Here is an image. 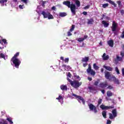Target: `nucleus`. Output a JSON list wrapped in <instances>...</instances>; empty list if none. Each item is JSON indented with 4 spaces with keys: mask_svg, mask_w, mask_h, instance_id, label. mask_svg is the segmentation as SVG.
<instances>
[{
    "mask_svg": "<svg viewBox=\"0 0 124 124\" xmlns=\"http://www.w3.org/2000/svg\"><path fill=\"white\" fill-rule=\"evenodd\" d=\"M108 44L109 47H113L114 46V41L113 40H109L108 41Z\"/></svg>",
    "mask_w": 124,
    "mask_h": 124,
    "instance_id": "nucleus-12",
    "label": "nucleus"
},
{
    "mask_svg": "<svg viewBox=\"0 0 124 124\" xmlns=\"http://www.w3.org/2000/svg\"><path fill=\"white\" fill-rule=\"evenodd\" d=\"M75 4L77 5V7H80V6H81V3L78 0H76Z\"/></svg>",
    "mask_w": 124,
    "mask_h": 124,
    "instance_id": "nucleus-23",
    "label": "nucleus"
},
{
    "mask_svg": "<svg viewBox=\"0 0 124 124\" xmlns=\"http://www.w3.org/2000/svg\"><path fill=\"white\" fill-rule=\"evenodd\" d=\"M42 5L43 6V7H45V1H44L42 2Z\"/></svg>",
    "mask_w": 124,
    "mask_h": 124,
    "instance_id": "nucleus-51",
    "label": "nucleus"
},
{
    "mask_svg": "<svg viewBox=\"0 0 124 124\" xmlns=\"http://www.w3.org/2000/svg\"><path fill=\"white\" fill-rule=\"evenodd\" d=\"M67 14H66V13H59V16L60 17H65Z\"/></svg>",
    "mask_w": 124,
    "mask_h": 124,
    "instance_id": "nucleus-24",
    "label": "nucleus"
},
{
    "mask_svg": "<svg viewBox=\"0 0 124 124\" xmlns=\"http://www.w3.org/2000/svg\"><path fill=\"white\" fill-rule=\"evenodd\" d=\"M41 15L44 16V18H48L49 20L54 19V16L49 12H45V11L42 12Z\"/></svg>",
    "mask_w": 124,
    "mask_h": 124,
    "instance_id": "nucleus-3",
    "label": "nucleus"
},
{
    "mask_svg": "<svg viewBox=\"0 0 124 124\" xmlns=\"http://www.w3.org/2000/svg\"><path fill=\"white\" fill-rule=\"evenodd\" d=\"M109 118L110 119V120H114V118L115 117L112 113H109Z\"/></svg>",
    "mask_w": 124,
    "mask_h": 124,
    "instance_id": "nucleus-29",
    "label": "nucleus"
},
{
    "mask_svg": "<svg viewBox=\"0 0 124 124\" xmlns=\"http://www.w3.org/2000/svg\"><path fill=\"white\" fill-rule=\"evenodd\" d=\"M19 8L20 9H23V5H19Z\"/></svg>",
    "mask_w": 124,
    "mask_h": 124,
    "instance_id": "nucleus-57",
    "label": "nucleus"
},
{
    "mask_svg": "<svg viewBox=\"0 0 124 124\" xmlns=\"http://www.w3.org/2000/svg\"><path fill=\"white\" fill-rule=\"evenodd\" d=\"M116 59L117 60L119 61V62H121V61H123V58H122L119 56H117Z\"/></svg>",
    "mask_w": 124,
    "mask_h": 124,
    "instance_id": "nucleus-32",
    "label": "nucleus"
},
{
    "mask_svg": "<svg viewBox=\"0 0 124 124\" xmlns=\"http://www.w3.org/2000/svg\"><path fill=\"white\" fill-rule=\"evenodd\" d=\"M112 78L115 84H116L117 85H120V80H119V79L116 78V77L114 76L112 77Z\"/></svg>",
    "mask_w": 124,
    "mask_h": 124,
    "instance_id": "nucleus-10",
    "label": "nucleus"
},
{
    "mask_svg": "<svg viewBox=\"0 0 124 124\" xmlns=\"http://www.w3.org/2000/svg\"><path fill=\"white\" fill-rule=\"evenodd\" d=\"M21 1L25 3V4H28V0H21Z\"/></svg>",
    "mask_w": 124,
    "mask_h": 124,
    "instance_id": "nucleus-45",
    "label": "nucleus"
},
{
    "mask_svg": "<svg viewBox=\"0 0 124 124\" xmlns=\"http://www.w3.org/2000/svg\"><path fill=\"white\" fill-rule=\"evenodd\" d=\"M102 115L105 119H106V116H107V112L106 111H103L102 112Z\"/></svg>",
    "mask_w": 124,
    "mask_h": 124,
    "instance_id": "nucleus-25",
    "label": "nucleus"
},
{
    "mask_svg": "<svg viewBox=\"0 0 124 124\" xmlns=\"http://www.w3.org/2000/svg\"><path fill=\"white\" fill-rule=\"evenodd\" d=\"M90 60V58L89 57H85L83 58L81 60L82 62H88Z\"/></svg>",
    "mask_w": 124,
    "mask_h": 124,
    "instance_id": "nucleus-13",
    "label": "nucleus"
},
{
    "mask_svg": "<svg viewBox=\"0 0 124 124\" xmlns=\"http://www.w3.org/2000/svg\"><path fill=\"white\" fill-rule=\"evenodd\" d=\"M60 88L62 91H67V86L66 85H61Z\"/></svg>",
    "mask_w": 124,
    "mask_h": 124,
    "instance_id": "nucleus-21",
    "label": "nucleus"
},
{
    "mask_svg": "<svg viewBox=\"0 0 124 124\" xmlns=\"http://www.w3.org/2000/svg\"><path fill=\"white\" fill-rule=\"evenodd\" d=\"M51 9H52V10H56V7L55 6H53Z\"/></svg>",
    "mask_w": 124,
    "mask_h": 124,
    "instance_id": "nucleus-60",
    "label": "nucleus"
},
{
    "mask_svg": "<svg viewBox=\"0 0 124 124\" xmlns=\"http://www.w3.org/2000/svg\"><path fill=\"white\" fill-rule=\"evenodd\" d=\"M60 60H61L62 61H64V62H65V63H68V62H69V58H65V59H64L63 57H61L60 58Z\"/></svg>",
    "mask_w": 124,
    "mask_h": 124,
    "instance_id": "nucleus-15",
    "label": "nucleus"
},
{
    "mask_svg": "<svg viewBox=\"0 0 124 124\" xmlns=\"http://www.w3.org/2000/svg\"><path fill=\"white\" fill-rule=\"evenodd\" d=\"M102 58L104 61H107L109 59V56L106 55V53H104L102 56Z\"/></svg>",
    "mask_w": 124,
    "mask_h": 124,
    "instance_id": "nucleus-14",
    "label": "nucleus"
},
{
    "mask_svg": "<svg viewBox=\"0 0 124 124\" xmlns=\"http://www.w3.org/2000/svg\"><path fill=\"white\" fill-rule=\"evenodd\" d=\"M75 77H76L77 79H79L80 77L79 76H76Z\"/></svg>",
    "mask_w": 124,
    "mask_h": 124,
    "instance_id": "nucleus-62",
    "label": "nucleus"
},
{
    "mask_svg": "<svg viewBox=\"0 0 124 124\" xmlns=\"http://www.w3.org/2000/svg\"><path fill=\"white\" fill-rule=\"evenodd\" d=\"M11 61L14 64L16 68H19V66L21 64V61L19 59H11Z\"/></svg>",
    "mask_w": 124,
    "mask_h": 124,
    "instance_id": "nucleus-4",
    "label": "nucleus"
},
{
    "mask_svg": "<svg viewBox=\"0 0 124 124\" xmlns=\"http://www.w3.org/2000/svg\"><path fill=\"white\" fill-rule=\"evenodd\" d=\"M67 80H68V82H69L70 85H71V82H70V81H72L70 79H69V78H67Z\"/></svg>",
    "mask_w": 124,
    "mask_h": 124,
    "instance_id": "nucleus-56",
    "label": "nucleus"
},
{
    "mask_svg": "<svg viewBox=\"0 0 124 124\" xmlns=\"http://www.w3.org/2000/svg\"><path fill=\"white\" fill-rule=\"evenodd\" d=\"M107 96H108V97H110V96H112L113 95V93L111 92V91H108L107 92Z\"/></svg>",
    "mask_w": 124,
    "mask_h": 124,
    "instance_id": "nucleus-27",
    "label": "nucleus"
},
{
    "mask_svg": "<svg viewBox=\"0 0 124 124\" xmlns=\"http://www.w3.org/2000/svg\"><path fill=\"white\" fill-rule=\"evenodd\" d=\"M104 68H105L107 70H108V71H113V68L110 67V66H107L106 65L103 66Z\"/></svg>",
    "mask_w": 124,
    "mask_h": 124,
    "instance_id": "nucleus-20",
    "label": "nucleus"
},
{
    "mask_svg": "<svg viewBox=\"0 0 124 124\" xmlns=\"http://www.w3.org/2000/svg\"><path fill=\"white\" fill-rule=\"evenodd\" d=\"M107 89H108V90H113L114 89V87L112 86L111 85H109Z\"/></svg>",
    "mask_w": 124,
    "mask_h": 124,
    "instance_id": "nucleus-42",
    "label": "nucleus"
},
{
    "mask_svg": "<svg viewBox=\"0 0 124 124\" xmlns=\"http://www.w3.org/2000/svg\"><path fill=\"white\" fill-rule=\"evenodd\" d=\"M94 22V20L93 18H90V19H88L87 24L88 25H93Z\"/></svg>",
    "mask_w": 124,
    "mask_h": 124,
    "instance_id": "nucleus-18",
    "label": "nucleus"
},
{
    "mask_svg": "<svg viewBox=\"0 0 124 124\" xmlns=\"http://www.w3.org/2000/svg\"><path fill=\"white\" fill-rule=\"evenodd\" d=\"M7 121H8L11 124H13V122H12V120L9 118H7Z\"/></svg>",
    "mask_w": 124,
    "mask_h": 124,
    "instance_id": "nucleus-37",
    "label": "nucleus"
},
{
    "mask_svg": "<svg viewBox=\"0 0 124 124\" xmlns=\"http://www.w3.org/2000/svg\"><path fill=\"white\" fill-rule=\"evenodd\" d=\"M87 79L89 80V81H92L93 80V78L91 77H88Z\"/></svg>",
    "mask_w": 124,
    "mask_h": 124,
    "instance_id": "nucleus-53",
    "label": "nucleus"
},
{
    "mask_svg": "<svg viewBox=\"0 0 124 124\" xmlns=\"http://www.w3.org/2000/svg\"><path fill=\"white\" fill-rule=\"evenodd\" d=\"M108 2H109L112 5H113L114 7H117V4L115 3V2L111 0H106Z\"/></svg>",
    "mask_w": 124,
    "mask_h": 124,
    "instance_id": "nucleus-16",
    "label": "nucleus"
},
{
    "mask_svg": "<svg viewBox=\"0 0 124 124\" xmlns=\"http://www.w3.org/2000/svg\"><path fill=\"white\" fill-rule=\"evenodd\" d=\"M102 24L103 25H104V27L105 28H108V27L109 26V23H107L106 22V21L105 20H103L102 21Z\"/></svg>",
    "mask_w": 124,
    "mask_h": 124,
    "instance_id": "nucleus-17",
    "label": "nucleus"
},
{
    "mask_svg": "<svg viewBox=\"0 0 124 124\" xmlns=\"http://www.w3.org/2000/svg\"><path fill=\"white\" fill-rule=\"evenodd\" d=\"M93 67L94 69H95V70H98V69H99V67H98V66L96 65V63H94L93 64Z\"/></svg>",
    "mask_w": 124,
    "mask_h": 124,
    "instance_id": "nucleus-26",
    "label": "nucleus"
},
{
    "mask_svg": "<svg viewBox=\"0 0 124 124\" xmlns=\"http://www.w3.org/2000/svg\"><path fill=\"white\" fill-rule=\"evenodd\" d=\"M117 28H118V23L116 22V21H112V24L111 27V31L114 32L117 31Z\"/></svg>",
    "mask_w": 124,
    "mask_h": 124,
    "instance_id": "nucleus-8",
    "label": "nucleus"
},
{
    "mask_svg": "<svg viewBox=\"0 0 124 124\" xmlns=\"http://www.w3.org/2000/svg\"><path fill=\"white\" fill-rule=\"evenodd\" d=\"M87 65H88V63H84L83 64V67H86V66H87Z\"/></svg>",
    "mask_w": 124,
    "mask_h": 124,
    "instance_id": "nucleus-50",
    "label": "nucleus"
},
{
    "mask_svg": "<svg viewBox=\"0 0 124 124\" xmlns=\"http://www.w3.org/2000/svg\"><path fill=\"white\" fill-rule=\"evenodd\" d=\"M112 113L113 115V117L116 118V117H117V109H113L112 110Z\"/></svg>",
    "mask_w": 124,
    "mask_h": 124,
    "instance_id": "nucleus-22",
    "label": "nucleus"
},
{
    "mask_svg": "<svg viewBox=\"0 0 124 124\" xmlns=\"http://www.w3.org/2000/svg\"><path fill=\"white\" fill-rule=\"evenodd\" d=\"M0 124H7V123L6 122H3L2 123V122H0Z\"/></svg>",
    "mask_w": 124,
    "mask_h": 124,
    "instance_id": "nucleus-64",
    "label": "nucleus"
},
{
    "mask_svg": "<svg viewBox=\"0 0 124 124\" xmlns=\"http://www.w3.org/2000/svg\"><path fill=\"white\" fill-rule=\"evenodd\" d=\"M20 53L19 52H16V54H15V55L14 56V57H12V59H18L17 58V57H18Z\"/></svg>",
    "mask_w": 124,
    "mask_h": 124,
    "instance_id": "nucleus-28",
    "label": "nucleus"
},
{
    "mask_svg": "<svg viewBox=\"0 0 124 124\" xmlns=\"http://www.w3.org/2000/svg\"><path fill=\"white\" fill-rule=\"evenodd\" d=\"M120 13L121 14V15H124V10H122L120 11Z\"/></svg>",
    "mask_w": 124,
    "mask_h": 124,
    "instance_id": "nucleus-49",
    "label": "nucleus"
},
{
    "mask_svg": "<svg viewBox=\"0 0 124 124\" xmlns=\"http://www.w3.org/2000/svg\"><path fill=\"white\" fill-rule=\"evenodd\" d=\"M108 6H109V4H108V3H105V4H103L102 5V7L103 8H106V7H108Z\"/></svg>",
    "mask_w": 124,
    "mask_h": 124,
    "instance_id": "nucleus-31",
    "label": "nucleus"
},
{
    "mask_svg": "<svg viewBox=\"0 0 124 124\" xmlns=\"http://www.w3.org/2000/svg\"><path fill=\"white\" fill-rule=\"evenodd\" d=\"M100 108L102 110H108V109H113L114 108V106H106L105 105L102 104L100 106Z\"/></svg>",
    "mask_w": 124,
    "mask_h": 124,
    "instance_id": "nucleus-6",
    "label": "nucleus"
},
{
    "mask_svg": "<svg viewBox=\"0 0 124 124\" xmlns=\"http://www.w3.org/2000/svg\"><path fill=\"white\" fill-rule=\"evenodd\" d=\"M88 89H89L90 91H94V88L92 87H89Z\"/></svg>",
    "mask_w": 124,
    "mask_h": 124,
    "instance_id": "nucleus-46",
    "label": "nucleus"
},
{
    "mask_svg": "<svg viewBox=\"0 0 124 124\" xmlns=\"http://www.w3.org/2000/svg\"><path fill=\"white\" fill-rule=\"evenodd\" d=\"M111 123L112 122L110 120H107V124H111Z\"/></svg>",
    "mask_w": 124,
    "mask_h": 124,
    "instance_id": "nucleus-47",
    "label": "nucleus"
},
{
    "mask_svg": "<svg viewBox=\"0 0 124 124\" xmlns=\"http://www.w3.org/2000/svg\"><path fill=\"white\" fill-rule=\"evenodd\" d=\"M70 82L71 85L72 86L73 88H75V89H78V88L82 85V82H79L78 80L70 81Z\"/></svg>",
    "mask_w": 124,
    "mask_h": 124,
    "instance_id": "nucleus-2",
    "label": "nucleus"
},
{
    "mask_svg": "<svg viewBox=\"0 0 124 124\" xmlns=\"http://www.w3.org/2000/svg\"><path fill=\"white\" fill-rule=\"evenodd\" d=\"M88 74H91L92 76H94L95 75V71L93 69H92V66L91 64L88 65V68L86 70Z\"/></svg>",
    "mask_w": 124,
    "mask_h": 124,
    "instance_id": "nucleus-5",
    "label": "nucleus"
},
{
    "mask_svg": "<svg viewBox=\"0 0 124 124\" xmlns=\"http://www.w3.org/2000/svg\"><path fill=\"white\" fill-rule=\"evenodd\" d=\"M88 106L89 107V109L91 111H93L94 113H97V109H96V107L94 106L93 104H90V105H88Z\"/></svg>",
    "mask_w": 124,
    "mask_h": 124,
    "instance_id": "nucleus-9",
    "label": "nucleus"
},
{
    "mask_svg": "<svg viewBox=\"0 0 124 124\" xmlns=\"http://www.w3.org/2000/svg\"><path fill=\"white\" fill-rule=\"evenodd\" d=\"M101 102H102V99L99 98L98 101V105H100V104H101Z\"/></svg>",
    "mask_w": 124,
    "mask_h": 124,
    "instance_id": "nucleus-39",
    "label": "nucleus"
},
{
    "mask_svg": "<svg viewBox=\"0 0 124 124\" xmlns=\"http://www.w3.org/2000/svg\"><path fill=\"white\" fill-rule=\"evenodd\" d=\"M78 42H82V41H84V39H83V38H79L78 39Z\"/></svg>",
    "mask_w": 124,
    "mask_h": 124,
    "instance_id": "nucleus-41",
    "label": "nucleus"
},
{
    "mask_svg": "<svg viewBox=\"0 0 124 124\" xmlns=\"http://www.w3.org/2000/svg\"><path fill=\"white\" fill-rule=\"evenodd\" d=\"M2 42H3L4 44H7V42L6 41V39H2Z\"/></svg>",
    "mask_w": 124,
    "mask_h": 124,
    "instance_id": "nucleus-44",
    "label": "nucleus"
},
{
    "mask_svg": "<svg viewBox=\"0 0 124 124\" xmlns=\"http://www.w3.org/2000/svg\"><path fill=\"white\" fill-rule=\"evenodd\" d=\"M98 83H99V82L98 81H95L94 83V86H97V85H98Z\"/></svg>",
    "mask_w": 124,
    "mask_h": 124,
    "instance_id": "nucleus-48",
    "label": "nucleus"
},
{
    "mask_svg": "<svg viewBox=\"0 0 124 124\" xmlns=\"http://www.w3.org/2000/svg\"><path fill=\"white\" fill-rule=\"evenodd\" d=\"M117 3L118 4V7L121 8L122 7V2L120 0L117 1Z\"/></svg>",
    "mask_w": 124,
    "mask_h": 124,
    "instance_id": "nucleus-30",
    "label": "nucleus"
},
{
    "mask_svg": "<svg viewBox=\"0 0 124 124\" xmlns=\"http://www.w3.org/2000/svg\"><path fill=\"white\" fill-rule=\"evenodd\" d=\"M108 86L107 83L106 82H101L100 83L99 87V88H101L102 89H104V88H106Z\"/></svg>",
    "mask_w": 124,
    "mask_h": 124,
    "instance_id": "nucleus-11",
    "label": "nucleus"
},
{
    "mask_svg": "<svg viewBox=\"0 0 124 124\" xmlns=\"http://www.w3.org/2000/svg\"><path fill=\"white\" fill-rule=\"evenodd\" d=\"M0 57L2 59H4V60H5V55H4V54H3V53H1L0 55Z\"/></svg>",
    "mask_w": 124,
    "mask_h": 124,
    "instance_id": "nucleus-34",
    "label": "nucleus"
},
{
    "mask_svg": "<svg viewBox=\"0 0 124 124\" xmlns=\"http://www.w3.org/2000/svg\"><path fill=\"white\" fill-rule=\"evenodd\" d=\"M106 18L107 19V20H110V17L108 16H106Z\"/></svg>",
    "mask_w": 124,
    "mask_h": 124,
    "instance_id": "nucleus-63",
    "label": "nucleus"
},
{
    "mask_svg": "<svg viewBox=\"0 0 124 124\" xmlns=\"http://www.w3.org/2000/svg\"><path fill=\"white\" fill-rule=\"evenodd\" d=\"M91 5H87V6H86L85 7H84V9L86 10V9H89V8H90Z\"/></svg>",
    "mask_w": 124,
    "mask_h": 124,
    "instance_id": "nucleus-43",
    "label": "nucleus"
},
{
    "mask_svg": "<svg viewBox=\"0 0 124 124\" xmlns=\"http://www.w3.org/2000/svg\"><path fill=\"white\" fill-rule=\"evenodd\" d=\"M72 95L73 96H75L76 98L78 99V101L79 100H81V102H82V104H83V105H85V100L83 97H82V96L77 95L75 93H73Z\"/></svg>",
    "mask_w": 124,
    "mask_h": 124,
    "instance_id": "nucleus-7",
    "label": "nucleus"
},
{
    "mask_svg": "<svg viewBox=\"0 0 124 124\" xmlns=\"http://www.w3.org/2000/svg\"><path fill=\"white\" fill-rule=\"evenodd\" d=\"M101 92L103 94H104L105 93V90H101Z\"/></svg>",
    "mask_w": 124,
    "mask_h": 124,
    "instance_id": "nucleus-59",
    "label": "nucleus"
},
{
    "mask_svg": "<svg viewBox=\"0 0 124 124\" xmlns=\"http://www.w3.org/2000/svg\"><path fill=\"white\" fill-rule=\"evenodd\" d=\"M82 38L83 39V40H85V39H87V38H88V35H85Z\"/></svg>",
    "mask_w": 124,
    "mask_h": 124,
    "instance_id": "nucleus-52",
    "label": "nucleus"
},
{
    "mask_svg": "<svg viewBox=\"0 0 124 124\" xmlns=\"http://www.w3.org/2000/svg\"><path fill=\"white\" fill-rule=\"evenodd\" d=\"M122 75L124 76V68L122 69Z\"/></svg>",
    "mask_w": 124,
    "mask_h": 124,
    "instance_id": "nucleus-61",
    "label": "nucleus"
},
{
    "mask_svg": "<svg viewBox=\"0 0 124 124\" xmlns=\"http://www.w3.org/2000/svg\"><path fill=\"white\" fill-rule=\"evenodd\" d=\"M67 76H68V77H69L70 78H71V74L69 72V73H68Z\"/></svg>",
    "mask_w": 124,
    "mask_h": 124,
    "instance_id": "nucleus-55",
    "label": "nucleus"
},
{
    "mask_svg": "<svg viewBox=\"0 0 124 124\" xmlns=\"http://www.w3.org/2000/svg\"><path fill=\"white\" fill-rule=\"evenodd\" d=\"M63 4L71 9V11L74 16L76 15V5L75 4H71L70 1L68 0L63 1Z\"/></svg>",
    "mask_w": 124,
    "mask_h": 124,
    "instance_id": "nucleus-1",
    "label": "nucleus"
},
{
    "mask_svg": "<svg viewBox=\"0 0 124 124\" xmlns=\"http://www.w3.org/2000/svg\"><path fill=\"white\" fill-rule=\"evenodd\" d=\"M115 71L117 72V74H120V70H119L118 67H115Z\"/></svg>",
    "mask_w": 124,
    "mask_h": 124,
    "instance_id": "nucleus-40",
    "label": "nucleus"
},
{
    "mask_svg": "<svg viewBox=\"0 0 124 124\" xmlns=\"http://www.w3.org/2000/svg\"><path fill=\"white\" fill-rule=\"evenodd\" d=\"M7 1V0H0V3L1 4H3L4 2H6Z\"/></svg>",
    "mask_w": 124,
    "mask_h": 124,
    "instance_id": "nucleus-36",
    "label": "nucleus"
},
{
    "mask_svg": "<svg viewBox=\"0 0 124 124\" xmlns=\"http://www.w3.org/2000/svg\"><path fill=\"white\" fill-rule=\"evenodd\" d=\"M71 35H72V33H71V31H70V30H69L67 32V36H71Z\"/></svg>",
    "mask_w": 124,
    "mask_h": 124,
    "instance_id": "nucleus-38",
    "label": "nucleus"
},
{
    "mask_svg": "<svg viewBox=\"0 0 124 124\" xmlns=\"http://www.w3.org/2000/svg\"><path fill=\"white\" fill-rule=\"evenodd\" d=\"M82 14H83V15H85V16L87 15L88 12H83L82 13Z\"/></svg>",
    "mask_w": 124,
    "mask_h": 124,
    "instance_id": "nucleus-54",
    "label": "nucleus"
},
{
    "mask_svg": "<svg viewBox=\"0 0 124 124\" xmlns=\"http://www.w3.org/2000/svg\"><path fill=\"white\" fill-rule=\"evenodd\" d=\"M121 56H122V58H124V53L123 52H121Z\"/></svg>",
    "mask_w": 124,
    "mask_h": 124,
    "instance_id": "nucleus-58",
    "label": "nucleus"
},
{
    "mask_svg": "<svg viewBox=\"0 0 124 124\" xmlns=\"http://www.w3.org/2000/svg\"><path fill=\"white\" fill-rule=\"evenodd\" d=\"M74 29H75V25H72L71 28L70 29V31H73Z\"/></svg>",
    "mask_w": 124,
    "mask_h": 124,
    "instance_id": "nucleus-33",
    "label": "nucleus"
},
{
    "mask_svg": "<svg viewBox=\"0 0 124 124\" xmlns=\"http://www.w3.org/2000/svg\"><path fill=\"white\" fill-rule=\"evenodd\" d=\"M110 76H111V75L110 74V72H106L105 73V77L107 79H109L110 78Z\"/></svg>",
    "mask_w": 124,
    "mask_h": 124,
    "instance_id": "nucleus-19",
    "label": "nucleus"
},
{
    "mask_svg": "<svg viewBox=\"0 0 124 124\" xmlns=\"http://www.w3.org/2000/svg\"><path fill=\"white\" fill-rule=\"evenodd\" d=\"M56 99H57V100H61V99L62 100V99H63V98H62V96L59 95V97L56 98Z\"/></svg>",
    "mask_w": 124,
    "mask_h": 124,
    "instance_id": "nucleus-35",
    "label": "nucleus"
}]
</instances>
